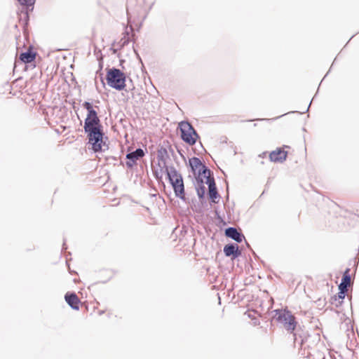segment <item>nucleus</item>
Wrapping results in <instances>:
<instances>
[{"mask_svg":"<svg viewBox=\"0 0 359 359\" xmlns=\"http://www.w3.org/2000/svg\"><path fill=\"white\" fill-rule=\"evenodd\" d=\"M83 107L88 111L84 129L88 133L89 144L92 145V149L95 151H104L108 146L103 140L102 126L97 111L94 109L92 104L88 102H85Z\"/></svg>","mask_w":359,"mask_h":359,"instance_id":"f257e3e1","label":"nucleus"},{"mask_svg":"<svg viewBox=\"0 0 359 359\" xmlns=\"http://www.w3.org/2000/svg\"><path fill=\"white\" fill-rule=\"evenodd\" d=\"M106 80L109 86L117 90H123L126 86V76L118 69H109L107 72Z\"/></svg>","mask_w":359,"mask_h":359,"instance_id":"f03ea898","label":"nucleus"},{"mask_svg":"<svg viewBox=\"0 0 359 359\" xmlns=\"http://www.w3.org/2000/svg\"><path fill=\"white\" fill-rule=\"evenodd\" d=\"M276 316L275 318L276 320L283 324L285 330L290 332H293L295 330L297 326V322L295 317L292 315L290 311L286 310H275Z\"/></svg>","mask_w":359,"mask_h":359,"instance_id":"7ed1b4c3","label":"nucleus"},{"mask_svg":"<svg viewBox=\"0 0 359 359\" xmlns=\"http://www.w3.org/2000/svg\"><path fill=\"white\" fill-rule=\"evenodd\" d=\"M189 163L194 172L198 169L199 176L203 175L206 179L205 184L208 186V189L211 187L212 184H215L214 178L210 177V170L203 164L201 158H189Z\"/></svg>","mask_w":359,"mask_h":359,"instance_id":"20e7f679","label":"nucleus"},{"mask_svg":"<svg viewBox=\"0 0 359 359\" xmlns=\"http://www.w3.org/2000/svg\"><path fill=\"white\" fill-rule=\"evenodd\" d=\"M180 129L181 137L184 142L189 144H194L196 142L198 135L189 123L186 121L181 122L180 123Z\"/></svg>","mask_w":359,"mask_h":359,"instance_id":"39448f33","label":"nucleus"},{"mask_svg":"<svg viewBox=\"0 0 359 359\" xmlns=\"http://www.w3.org/2000/svg\"><path fill=\"white\" fill-rule=\"evenodd\" d=\"M166 158H152L151 161L153 174L157 180H161L163 173L166 174V168L172 166L167 165Z\"/></svg>","mask_w":359,"mask_h":359,"instance_id":"423d86ee","label":"nucleus"},{"mask_svg":"<svg viewBox=\"0 0 359 359\" xmlns=\"http://www.w3.org/2000/svg\"><path fill=\"white\" fill-rule=\"evenodd\" d=\"M224 253L226 257H232L233 259L238 257L241 252L236 243H229L224 247Z\"/></svg>","mask_w":359,"mask_h":359,"instance_id":"0eeeda50","label":"nucleus"},{"mask_svg":"<svg viewBox=\"0 0 359 359\" xmlns=\"http://www.w3.org/2000/svg\"><path fill=\"white\" fill-rule=\"evenodd\" d=\"M225 236L237 243L242 242L243 239L245 238L244 235L241 232L238 231L236 228L232 226L228 227L225 229Z\"/></svg>","mask_w":359,"mask_h":359,"instance_id":"6e6552de","label":"nucleus"},{"mask_svg":"<svg viewBox=\"0 0 359 359\" xmlns=\"http://www.w3.org/2000/svg\"><path fill=\"white\" fill-rule=\"evenodd\" d=\"M36 53L34 50L32 46H29L25 53H21L19 55V60L25 64L34 62L36 59Z\"/></svg>","mask_w":359,"mask_h":359,"instance_id":"1a4fd4ad","label":"nucleus"},{"mask_svg":"<svg viewBox=\"0 0 359 359\" xmlns=\"http://www.w3.org/2000/svg\"><path fill=\"white\" fill-rule=\"evenodd\" d=\"M170 184L172 185L175 196L185 201L186 197L183 181L180 182V180H177L175 182H172V184Z\"/></svg>","mask_w":359,"mask_h":359,"instance_id":"9d476101","label":"nucleus"},{"mask_svg":"<svg viewBox=\"0 0 359 359\" xmlns=\"http://www.w3.org/2000/svg\"><path fill=\"white\" fill-rule=\"evenodd\" d=\"M65 299L68 305L74 310L79 309L80 299L75 292H67L65 296Z\"/></svg>","mask_w":359,"mask_h":359,"instance_id":"9b49d317","label":"nucleus"},{"mask_svg":"<svg viewBox=\"0 0 359 359\" xmlns=\"http://www.w3.org/2000/svg\"><path fill=\"white\" fill-rule=\"evenodd\" d=\"M290 149L287 146H283V147L277 148L270 153L264 152L263 155L264 156L269 155V157H286L287 155L291 154L288 151Z\"/></svg>","mask_w":359,"mask_h":359,"instance_id":"f8f14e48","label":"nucleus"},{"mask_svg":"<svg viewBox=\"0 0 359 359\" xmlns=\"http://www.w3.org/2000/svg\"><path fill=\"white\" fill-rule=\"evenodd\" d=\"M166 169V175L170 184H172V182L177 180L183 181L181 174L173 166Z\"/></svg>","mask_w":359,"mask_h":359,"instance_id":"ddd939ff","label":"nucleus"},{"mask_svg":"<svg viewBox=\"0 0 359 359\" xmlns=\"http://www.w3.org/2000/svg\"><path fill=\"white\" fill-rule=\"evenodd\" d=\"M294 342L295 345H299L302 348H306V344L308 340V336L306 333L301 332H294Z\"/></svg>","mask_w":359,"mask_h":359,"instance_id":"4468645a","label":"nucleus"},{"mask_svg":"<svg viewBox=\"0 0 359 359\" xmlns=\"http://www.w3.org/2000/svg\"><path fill=\"white\" fill-rule=\"evenodd\" d=\"M196 192H197L198 198L201 201L204 199L206 188L204 185L203 179L200 177H198L196 178Z\"/></svg>","mask_w":359,"mask_h":359,"instance_id":"2eb2a0df","label":"nucleus"},{"mask_svg":"<svg viewBox=\"0 0 359 359\" xmlns=\"http://www.w3.org/2000/svg\"><path fill=\"white\" fill-rule=\"evenodd\" d=\"M349 272L350 269L347 268L343 273L341 283L339 285V288H344L347 290V287L350 285L351 278Z\"/></svg>","mask_w":359,"mask_h":359,"instance_id":"dca6fc26","label":"nucleus"},{"mask_svg":"<svg viewBox=\"0 0 359 359\" xmlns=\"http://www.w3.org/2000/svg\"><path fill=\"white\" fill-rule=\"evenodd\" d=\"M339 291L337 295H334L331 298V303L334 304L335 302L339 300V303L336 304V306H338L341 305L343 302V299L345 298L346 294L347 292V290L344 288H339Z\"/></svg>","mask_w":359,"mask_h":359,"instance_id":"f3484780","label":"nucleus"},{"mask_svg":"<svg viewBox=\"0 0 359 359\" xmlns=\"http://www.w3.org/2000/svg\"><path fill=\"white\" fill-rule=\"evenodd\" d=\"M208 194L212 203H215L217 202L216 200L219 198V194L217 191L216 184H211V187L208 189Z\"/></svg>","mask_w":359,"mask_h":359,"instance_id":"a211bd4d","label":"nucleus"},{"mask_svg":"<svg viewBox=\"0 0 359 359\" xmlns=\"http://www.w3.org/2000/svg\"><path fill=\"white\" fill-rule=\"evenodd\" d=\"M140 158H126V161L125 163L121 161V163L126 165L128 168H132L135 165H137V161Z\"/></svg>","mask_w":359,"mask_h":359,"instance_id":"6ab92c4d","label":"nucleus"},{"mask_svg":"<svg viewBox=\"0 0 359 359\" xmlns=\"http://www.w3.org/2000/svg\"><path fill=\"white\" fill-rule=\"evenodd\" d=\"M144 152L142 149H137L135 151L128 154L126 157H142Z\"/></svg>","mask_w":359,"mask_h":359,"instance_id":"aec40b11","label":"nucleus"},{"mask_svg":"<svg viewBox=\"0 0 359 359\" xmlns=\"http://www.w3.org/2000/svg\"><path fill=\"white\" fill-rule=\"evenodd\" d=\"M22 5L32 6L34 4L35 0H18Z\"/></svg>","mask_w":359,"mask_h":359,"instance_id":"412c9836","label":"nucleus"},{"mask_svg":"<svg viewBox=\"0 0 359 359\" xmlns=\"http://www.w3.org/2000/svg\"><path fill=\"white\" fill-rule=\"evenodd\" d=\"M287 158H269L270 162L283 163Z\"/></svg>","mask_w":359,"mask_h":359,"instance_id":"4be33fe9","label":"nucleus"},{"mask_svg":"<svg viewBox=\"0 0 359 359\" xmlns=\"http://www.w3.org/2000/svg\"><path fill=\"white\" fill-rule=\"evenodd\" d=\"M63 249H67V247L65 246V243H63Z\"/></svg>","mask_w":359,"mask_h":359,"instance_id":"5701e85b","label":"nucleus"}]
</instances>
